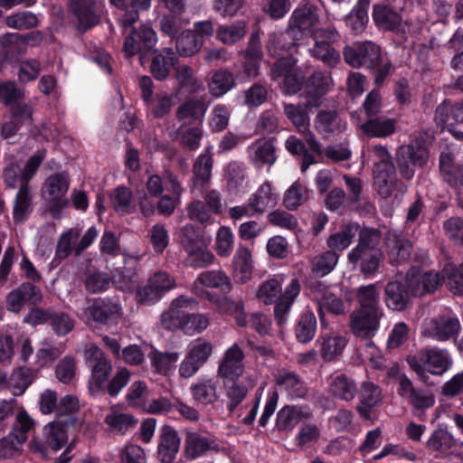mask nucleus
Here are the masks:
<instances>
[{
    "mask_svg": "<svg viewBox=\"0 0 463 463\" xmlns=\"http://www.w3.org/2000/svg\"><path fill=\"white\" fill-rule=\"evenodd\" d=\"M373 19L376 25L383 30H394L400 25L402 21L397 13L381 5H374Z\"/></svg>",
    "mask_w": 463,
    "mask_h": 463,
    "instance_id": "nucleus-58",
    "label": "nucleus"
},
{
    "mask_svg": "<svg viewBox=\"0 0 463 463\" xmlns=\"http://www.w3.org/2000/svg\"><path fill=\"white\" fill-rule=\"evenodd\" d=\"M85 314L96 323L111 326L118 324L121 319L122 308L117 301L99 298L86 308Z\"/></svg>",
    "mask_w": 463,
    "mask_h": 463,
    "instance_id": "nucleus-12",
    "label": "nucleus"
},
{
    "mask_svg": "<svg viewBox=\"0 0 463 463\" xmlns=\"http://www.w3.org/2000/svg\"><path fill=\"white\" fill-rule=\"evenodd\" d=\"M317 12V7L308 3L295 9L289 18L288 34L298 40L299 36L310 33L315 43L309 49L311 56L329 67H335L340 61V54L332 44L339 35L335 29L315 28L318 23Z\"/></svg>",
    "mask_w": 463,
    "mask_h": 463,
    "instance_id": "nucleus-1",
    "label": "nucleus"
},
{
    "mask_svg": "<svg viewBox=\"0 0 463 463\" xmlns=\"http://www.w3.org/2000/svg\"><path fill=\"white\" fill-rule=\"evenodd\" d=\"M234 85L233 74L226 69H220L213 72L208 83V88L213 96L220 98L231 90Z\"/></svg>",
    "mask_w": 463,
    "mask_h": 463,
    "instance_id": "nucleus-50",
    "label": "nucleus"
},
{
    "mask_svg": "<svg viewBox=\"0 0 463 463\" xmlns=\"http://www.w3.org/2000/svg\"><path fill=\"white\" fill-rule=\"evenodd\" d=\"M346 344V338L336 332L322 334L316 341L318 354L325 361H332L341 355Z\"/></svg>",
    "mask_w": 463,
    "mask_h": 463,
    "instance_id": "nucleus-24",
    "label": "nucleus"
},
{
    "mask_svg": "<svg viewBox=\"0 0 463 463\" xmlns=\"http://www.w3.org/2000/svg\"><path fill=\"white\" fill-rule=\"evenodd\" d=\"M307 406H285L277 414L276 424L280 430H292L300 421L311 417Z\"/></svg>",
    "mask_w": 463,
    "mask_h": 463,
    "instance_id": "nucleus-29",
    "label": "nucleus"
},
{
    "mask_svg": "<svg viewBox=\"0 0 463 463\" xmlns=\"http://www.w3.org/2000/svg\"><path fill=\"white\" fill-rule=\"evenodd\" d=\"M338 258L334 250H327L316 256L312 262V271L320 277L329 274L335 268Z\"/></svg>",
    "mask_w": 463,
    "mask_h": 463,
    "instance_id": "nucleus-64",
    "label": "nucleus"
},
{
    "mask_svg": "<svg viewBox=\"0 0 463 463\" xmlns=\"http://www.w3.org/2000/svg\"><path fill=\"white\" fill-rule=\"evenodd\" d=\"M329 88V80L321 72H315L307 80L305 88L306 109L317 107L321 98L326 93Z\"/></svg>",
    "mask_w": 463,
    "mask_h": 463,
    "instance_id": "nucleus-36",
    "label": "nucleus"
},
{
    "mask_svg": "<svg viewBox=\"0 0 463 463\" xmlns=\"http://www.w3.org/2000/svg\"><path fill=\"white\" fill-rule=\"evenodd\" d=\"M33 194L29 184H22L14 203L13 215L16 222H23L33 211Z\"/></svg>",
    "mask_w": 463,
    "mask_h": 463,
    "instance_id": "nucleus-44",
    "label": "nucleus"
},
{
    "mask_svg": "<svg viewBox=\"0 0 463 463\" xmlns=\"http://www.w3.org/2000/svg\"><path fill=\"white\" fill-rule=\"evenodd\" d=\"M104 422L109 432L125 435L135 428L137 420L122 407L112 406L106 413Z\"/></svg>",
    "mask_w": 463,
    "mask_h": 463,
    "instance_id": "nucleus-23",
    "label": "nucleus"
},
{
    "mask_svg": "<svg viewBox=\"0 0 463 463\" xmlns=\"http://www.w3.org/2000/svg\"><path fill=\"white\" fill-rule=\"evenodd\" d=\"M330 392L344 401H352L356 394V385L354 382L345 374L333 376L329 382Z\"/></svg>",
    "mask_w": 463,
    "mask_h": 463,
    "instance_id": "nucleus-51",
    "label": "nucleus"
},
{
    "mask_svg": "<svg viewBox=\"0 0 463 463\" xmlns=\"http://www.w3.org/2000/svg\"><path fill=\"white\" fill-rule=\"evenodd\" d=\"M176 55L173 49L165 48L159 52L151 63V72L156 80L165 79L170 69L175 66Z\"/></svg>",
    "mask_w": 463,
    "mask_h": 463,
    "instance_id": "nucleus-48",
    "label": "nucleus"
},
{
    "mask_svg": "<svg viewBox=\"0 0 463 463\" xmlns=\"http://www.w3.org/2000/svg\"><path fill=\"white\" fill-rule=\"evenodd\" d=\"M413 296L408 287L399 281H392L385 288V302L389 308L401 311L405 309L410 301V297Z\"/></svg>",
    "mask_w": 463,
    "mask_h": 463,
    "instance_id": "nucleus-34",
    "label": "nucleus"
},
{
    "mask_svg": "<svg viewBox=\"0 0 463 463\" xmlns=\"http://www.w3.org/2000/svg\"><path fill=\"white\" fill-rule=\"evenodd\" d=\"M429 140L426 134L419 133L408 146H402L397 156L408 158L413 165L424 166L430 158Z\"/></svg>",
    "mask_w": 463,
    "mask_h": 463,
    "instance_id": "nucleus-18",
    "label": "nucleus"
},
{
    "mask_svg": "<svg viewBox=\"0 0 463 463\" xmlns=\"http://www.w3.org/2000/svg\"><path fill=\"white\" fill-rule=\"evenodd\" d=\"M373 175L374 187L382 197H390L396 189L401 194L405 193L406 187L397 181L395 167L373 170Z\"/></svg>",
    "mask_w": 463,
    "mask_h": 463,
    "instance_id": "nucleus-27",
    "label": "nucleus"
},
{
    "mask_svg": "<svg viewBox=\"0 0 463 463\" xmlns=\"http://www.w3.org/2000/svg\"><path fill=\"white\" fill-rule=\"evenodd\" d=\"M110 5L124 11L119 19L122 27L131 26L139 18V11L147 10L151 5V0H109Z\"/></svg>",
    "mask_w": 463,
    "mask_h": 463,
    "instance_id": "nucleus-31",
    "label": "nucleus"
},
{
    "mask_svg": "<svg viewBox=\"0 0 463 463\" xmlns=\"http://www.w3.org/2000/svg\"><path fill=\"white\" fill-rule=\"evenodd\" d=\"M361 159L363 165L373 163V170H383L394 167L388 149L382 145L364 146L362 150Z\"/></svg>",
    "mask_w": 463,
    "mask_h": 463,
    "instance_id": "nucleus-35",
    "label": "nucleus"
},
{
    "mask_svg": "<svg viewBox=\"0 0 463 463\" xmlns=\"http://www.w3.org/2000/svg\"><path fill=\"white\" fill-rule=\"evenodd\" d=\"M368 6L369 2L367 0H361L345 16L346 24L357 33L364 30L368 22Z\"/></svg>",
    "mask_w": 463,
    "mask_h": 463,
    "instance_id": "nucleus-60",
    "label": "nucleus"
},
{
    "mask_svg": "<svg viewBox=\"0 0 463 463\" xmlns=\"http://www.w3.org/2000/svg\"><path fill=\"white\" fill-rule=\"evenodd\" d=\"M247 34V22L237 20L228 24H221L216 30V39L225 45H233L244 39Z\"/></svg>",
    "mask_w": 463,
    "mask_h": 463,
    "instance_id": "nucleus-39",
    "label": "nucleus"
},
{
    "mask_svg": "<svg viewBox=\"0 0 463 463\" xmlns=\"http://www.w3.org/2000/svg\"><path fill=\"white\" fill-rule=\"evenodd\" d=\"M208 288H217L223 292H229L232 284L229 277L220 270H207L200 273L192 286V291L209 301H214L216 296L208 291Z\"/></svg>",
    "mask_w": 463,
    "mask_h": 463,
    "instance_id": "nucleus-9",
    "label": "nucleus"
},
{
    "mask_svg": "<svg viewBox=\"0 0 463 463\" xmlns=\"http://www.w3.org/2000/svg\"><path fill=\"white\" fill-rule=\"evenodd\" d=\"M42 299L40 289L31 283H23L13 289L6 298L7 309L11 312H20L26 305L36 304Z\"/></svg>",
    "mask_w": 463,
    "mask_h": 463,
    "instance_id": "nucleus-17",
    "label": "nucleus"
},
{
    "mask_svg": "<svg viewBox=\"0 0 463 463\" xmlns=\"http://www.w3.org/2000/svg\"><path fill=\"white\" fill-rule=\"evenodd\" d=\"M214 440L195 431H187L184 439V455L189 461L205 456L208 452L217 450Z\"/></svg>",
    "mask_w": 463,
    "mask_h": 463,
    "instance_id": "nucleus-20",
    "label": "nucleus"
},
{
    "mask_svg": "<svg viewBox=\"0 0 463 463\" xmlns=\"http://www.w3.org/2000/svg\"><path fill=\"white\" fill-rule=\"evenodd\" d=\"M157 43V34L156 31L149 25L142 24L138 30L126 37L123 45V52L126 57H132L135 54L143 52V50H150Z\"/></svg>",
    "mask_w": 463,
    "mask_h": 463,
    "instance_id": "nucleus-13",
    "label": "nucleus"
},
{
    "mask_svg": "<svg viewBox=\"0 0 463 463\" xmlns=\"http://www.w3.org/2000/svg\"><path fill=\"white\" fill-rule=\"evenodd\" d=\"M357 223H346L341 231L331 234L326 241V244L331 250L343 251L352 243L353 239L355 237L359 231Z\"/></svg>",
    "mask_w": 463,
    "mask_h": 463,
    "instance_id": "nucleus-49",
    "label": "nucleus"
},
{
    "mask_svg": "<svg viewBox=\"0 0 463 463\" xmlns=\"http://www.w3.org/2000/svg\"><path fill=\"white\" fill-rule=\"evenodd\" d=\"M180 438L177 431L168 425L160 429L157 444V456L163 463H172L180 449Z\"/></svg>",
    "mask_w": 463,
    "mask_h": 463,
    "instance_id": "nucleus-21",
    "label": "nucleus"
},
{
    "mask_svg": "<svg viewBox=\"0 0 463 463\" xmlns=\"http://www.w3.org/2000/svg\"><path fill=\"white\" fill-rule=\"evenodd\" d=\"M211 239L199 244L195 247H192L187 250L186 258L184 260L185 265L195 269H201L212 265L215 260L214 254L207 248Z\"/></svg>",
    "mask_w": 463,
    "mask_h": 463,
    "instance_id": "nucleus-46",
    "label": "nucleus"
},
{
    "mask_svg": "<svg viewBox=\"0 0 463 463\" xmlns=\"http://www.w3.org/2000/svg\"><path fill=\"white\" fill-rule=\"evenodd\" d=\"M232 266L235 282L244 284L249 281L252 275L251 250L240 244L233 255Z\"/></svg>",
    "mask_w": 463,
    "mask_h": 463,
    "instance_id": "nucleus-25",
    "label": "nucleus"
},
{
    "mask_svg": "<svg viewBox=\"0 0 463 463\" xmlns=\"http://www.w3.org/2000/svg\"><path fill=\"white\" fill-rule=\"evenodd\" d=\"M344 56L345 61L352 67L373 68L381 59V49L372 42H364L346 47Z\"/></svg>",
    "mask_w": 463,
    "mask_h": 463,
    "instance_id": "nucleus-10",
    "label": "nucleus"
},
{
    "mask_svg": "<svg viewBox=\"0 0 463 463\" xmlns=\"http://www.w3.org/2000/svg\"><path fill=\"white\" fill-rule=\"evenodd\" d=\"M359 128L370 137L383 138L395 132L396 120L390 118L376 117L360 124Z\"/></svg>",
    "mask_w": 463,
    "mask_h": 463,
    "instance_id": "nucleus-37",
    "label": "nucleus"
},
{
    "mask_svg": "<svg viewBox=\"0 0 463 463\" xmlns=\"http://www.w3.org/2000/svg\"><path fill=\"white\" fill-rule=\"evenodd\" d=\"M462 330L458 316L451 309H444L423 320L420 335L430 340L445 343L456 340Z\"/></svg>",
    "mask_w": 463,
    "mask_h": 463,
    "instance_id": "nucleus-5",
    "label": "nucleus"
},
{
    "mask_svg": "<svg viewBox=\"0 0 463 463\" xmlns=\"http://www.w3.org/2000/svg\"><path fill=\"white\" fill-rule=\"evenodd\" d=\"M213 168V157L209 151L200 155L194 165V180L192 191L196 188L197 184L203 185L211 178Z\"/></svg>",
    "mask_w": 463,
    "mask_h": 463,
    "instance_id": "nucleus-55",
    "label": "nucleus"
},
{
    "mask_svg": "<svg viewBox=\"0 0 463 463\" xmlns=\"http://www.w3.org/2000/svg\"><path fill=\"white\" fill-rule=\"evenodd\" d=\"M457 445L458 440L454 435L444 429H438L434 430L426 443V446L430 450L439 456L447 455L449 450Z\"/></svg>",
    "mask_w": 463,
    "mask_h": 463,
    "instance_id": "nucleus-45",
    "label": "nucleus"
},
{
    "mask_svg": "<svg viewBox=\"0 0 463 463\" xmlns=\"http://www.w3.org/2000/svg\"><path fill=\"white\" fill-rule=\"evenodd\" d=\"M357 300L360 304L359 309L367 311H381L379 307L380 292L375 285L370 284L360 287L357 289Z\"/></svg>",
    "mask_w": 463,
    "mask_h": 463,
    "instance_id": "nucleus-61",
    "label": "nucleus"
},
{
    "mask_svg": "<svg viewBox=\"0 0 463 463\" xmlns=\"http://www.w3.org/2000/svg\"><path fill=\"white\" fill-rule=\"evenodd\" d=\"M381 233L374 229H364L360 232L358 244L348 252L350 262L360 263L362 273L371 277L379 269L383 255L379 248Z\"/></svg>",
    "mask_w": 463,
    "mask_h": 463,
    "instance_id": "nucleus-4",
    "label": "nucleus"
},
{
    "mask_svg": "<svg viewBox=\"0 0 463 463\" xmlns=\"http://www.w3.org/2000/svg\"><path fill=\"white\" fill-rule=\"evenodd\" d=\"M196 305L197 301L193 298L181 296L175 298L168 310L162 314V326L171 331L181 330L188 335L202 333L210 324L209 317L201 313L189 314L186 310L196 307Z\"/></svg>",
    "mask_w": 463,
    "mask_h": 463,
    "instance_id": "nucleus-2",
    "label": "nucleus"
},
{
    "mask_svg": "<svg viewBox=\"0 0 463 463\" xmlns=\"http://www.w3.org/2000/svg\"><path fill=\"white\" fill-rule=\"evenodd\" d=\"M243 359V351L234 343L223 354L217 370L218 376L221 379L241 378L244 373Z\"/></svg>",
    "mask_w": 463,
    "mask_h": 463,
    "instance_id": "nucleus-16",
    "label": "nucleus"
},
{
    "mask_svg": "<svg viewBox=\"0 0 463 463\" xmlns=\"http://www.w3.org/2000/svg\"><path fill=\"white\" fill-rule=\"evenodd\" d=\"M249 200L258 213H263L268 209L276 206L279 200V194L270 181L263 182L250 195Z\"/></svg>",
    "mask_w": 463,
    "mask_h": 463,
    "instance_id": "nucleus-33",
    "label": "nucleus"
},
{
    "mask_svg": "<svg viewBox=\"0 0 463 463\" xmlns=\"http://www.w3.org/2000/svg\"><path fill=\"white\" fill-rule=\"evenodd\" d=\"M300 283L297 278L290 279L289 284L286 287L284 293L280 296L279 300L276 302L274 307L275 318L278 324L282 325L287 320V316L290 311V308L299 295Z\"/></svg>",
    "mask_w": 463,
    "mask_h": 463,
    "instance_id": "nucleus-32",
    "label": "nucleus"
},
{
    "mask_svg": "<svg viewBox=\"0 0 463 463\" xmlns=\"http://www.w3.org/2000/svg\"><path fill=\"white\" fill-rule=\"evenodd\" d=\"M381 311L357 309L351 315L350 326L353 333L362 338L373 337L379 329Z\"/></svg>",
    "mask_w": 463,
    "mask_h": 463,
    "instance_id": "nucleus-14",
    "label": "nucleus"
},
{
    "mask_svg": "<svg viewBox=\"0 0 463 463\" xmlns=\"http://www.w3.org/2000/svg\"><path fill=\"white\" fill-rule=\"evenodd\" d=\"M111 371L112 365L109 360H101L99 364L92 365L89 381V389L92 394H96L103 389Z\"/></svg>",
    "mask_w": 463,
    "mask_h": 463,
    "instance_id": "nucleus-54",
    "label": "nucleus"
},
{
    "mask_svg": "<svg viewBox=\"0 0 463 463\" xmlns=\"http://www.w3.org/2000/svg\"><path fill=\"white\" fill-rule=\"evenodd\" d=\"M249 162L258 170L268 166V172L277 161L274 138H260L248 146L246 149Z\"/></svg>",
    "mask_w": 463,
    "mask_h": 463,
    "instance_id": "nucleus-11",
    "label": "nucleus"
},
{
    "mask_svg": "<svg viewBox=\"0 0 463 463\" xmlns=\"http://www.w3.org/2000/svg\"><path fill=\"white\" fill-rule=\"evenodd\" d=\"M217 307V309L225 315L232 316L235 321L240 326H247V317L244 312V304L241 299H232L228 297L222 298H215L214 301H212Z\"/></svg>",
    "mask_w": 463,
    "mask_h": 463,
    "instance_id": "nucleus-47",
    "label": "nucleus"
},
{
    "mask_svg": "<svg viewBox=\"0 0 463 463\" xmlns=\"http://www.w3.org/2000/svg\"><path fill=\"white\" fill-rule=\"evenodd\" d=\"M206 108L198 99H189L181 105L176 111L177 119L184 125L191 124L197 120L201 121L204 117Z\"/></svg>",
    "mask_w": 463,
    "mask_h": 463,
    "instance_id": "nucleus-52",
    "label": "nucleus"
},
{
    "mask_svg": "<svg viewBox=\"0 0 463 463\" xmlns=\"http://www.w3.org/2000/svg\"><path fill=\"white\" fill-rule=\"evenodd\" d=\"M383 399L381 388L372 382H364L360 387L357 411L365 420L371 418V411Z\"/></svg>",
    "mask_w": 463,
    "mask_h": 463,
    "instance_id": "nucleus-26",
    "label": "nucleus"
},
{
    "mask_svg": "<svg viewBox=\"0 0 463 463\" xmlns=\"http://www.w3.org/2000/svg\"><path fill=\"white\" fill-rule=\"evenodd\" d=\"M218 382L214 379H201L191 386V392L197 403L209 405L218 401Z\"/></svg>",
    "mask_w": 463,
    "mask_h": 463,
    "instance_id": "nucleus-38",
    "label": "nucleus"
},
{
    "mask_svg": "<svg viewBox=\"0 0 463 463\" xmlns=\"http://www.w3.org/2000/svg\"><path fill=\"white\" fill-rule=\"evenodd\" d=\"M386 249L389 261L396 265L410 257L411 243L402 235L394 232H389L386 237Z\"/></svg>",
    "mask_w": 463,
    "mask_h": 463,
    "instance_id": "nucleus-30",
    "label": "nucleus"
},
{
    "mask_svg": "<svg viewBox=\"0 0 463 463\" xmlns=\"http://www.w3.org/2000/svg\"><path fill=\"white\" fill-rule=\"evenodd\" d=\"M112 207L121 214L130 213L134 210L133 195L129 188L118 186L109 195Z\"/></svg>",
    "mask_w": 463,
    "mask_h": 463,
    "instance_id": "nucleus-57",
    "label": "nucleus"
},
{
    "mask_svg": "<svg viewBox=\"0 0 463 463\" xmlns=\"http://www.w3.org/2000/svg\"><path fill=\"white\" fill-rule=\"evenodd\" d=\"M213 353L212 345L204 339L194 340L187 354L179 365V374L183 378L194 376L199 369L208 361Z\"/></svg>",
    "mask_w": 463,
    "mask_h": 463,
    "instance_id": "nucleus-7",
    "label": "nucleus"
},
{
    "mask_svg": "<svg viewBox=\"0 0 463 463\" xmlns=\"http://www.w3.org/2000/svg\"><path fill=\"white\" fill-rule=\"evenodd\" d=\"M70 184L71 179L67 172L53 173L43 183L41 196L55 219L61 218L62 210L69 205L66 194Z\"/></svg>",
    "mask_w": 463,
    "mask_h": 463,
    "instance_id": "nucleus-6",
    "label": "nucleus"
},
{
    "mask_svg": "<svg viewBox=\"0 0 463 463\" xmlns=\"http://www.w3.org/2000/svg\"><path fill=\"white\" fill-rule=\"evenodd\" d=\"M175 78L180 90L189 93H197L204 89L203 83L194 73V69L186 64H176L174 67Z\"/></svg>",
    "mask_w": 463,
    "mask_h": 463,
    "instance_id": "nucleus-43",
    "label": "nucleus"
},
{
    "mask_svg": "<svg viewBox=\"0 0 463 463\" xmlns=\"http://www.w3.org/2000/svg\"><path fill=\"white\" fill-rule=\"evenodd\" d=\"M275 383L280 390L287 392L292 398H301L307 392L305 384L292 372L286 370L279 371L275 375Z\"/></svg>",
    "mask_w": 463,
    "mask_h": 463,
    "instance_id": "nucleus-42",
    "label": "nucleus"
},
{
    "mask_svg": "<svg viewBox=\"0 0 463 463\" xmlns=\"http://www.w3.org/2000/svg\"><path fill=\"white\" fill-rule=\"evenodd\" d=\"M98 0H71V11L78 22V28L86 31L99 23Z\"/></svg>",
    "mask_w": 463,
    "mask_h": 463,
    "instance_id": "nucleus-22",
    "label": "nucleus"
},
{
    "mask_svg": "<svg viewBox=\"0 0 463 463\" xmlns=\"http://www.w3.org/2000/svg\"><path fill=\"white\" fill-rule=\"evenodd\" d=\"M203 45V40L198 38L192 30L183 31L176 38L175 49L180 56L191 57Z\"/></svg>",
    "mask_w": 463,
    "mask_h": 463,
    "instance_id": "nucleus-53",
    "label": "nucleus"
},
{
    "mask_svg": "<svg viewBox=\"0 0 463 463\" xmlns=\"http://www.w3.org/2000/svg\"><path fill=\"white\" fill-rule=\"evenodd\" d=\"M63 352L64 345H52L44 341L36 352V365L39 368L50 366Z\"/></svg>",
    "mask_w": 463,
    "mask_h": 463,
    "instance_id": "nucleus-62",
    "label": "nucleus"
},
{
    "mask_svg": "<svg viewBox=\"0 0 463 463\" xmlns=\"http://www.w3.org/2000/svg\"><path fill=\"white\" fill-rule=\"evenodd\" d=\"M447 280L445 274L440 276L436 272H420L412 270L407 275L408 287L413 296H422L435 290L442 280Z\"/></svg>",
    "mask_w": 463,
    "mask_h": 463,
    "instance_id": "nucleus-19",
    "label": "nucleus"
},
{
    "mask_svg": "<svg viewBox=\"0 0 463 463\" xmlns=\"http://www.w3.org/2000/svg\"><path fill=\"white\" fill-rule=\"evenodd\" d=\"M435 120L441 127L452 125V121L463 123V100L454 104L444 100L436 109Z\"/></svg>",
    "mask_w": 463,
    "mask_h": 463,
    "instance_id": "nucleus-41",
    "label": "nucleus"
},
{
    "mask_svg": "<svg viewBox=\"0 0 463 463\" xmlns=\"http://www.w3.org/2000/svg\"><path fill=\"white\" fill-rule=\"evenodd\" d=\"M225 393L230 400L228 408L233 411L246 397L249 389L242 384L240 378L222 379Z\"/></svg>",
    "mask_w": 463,
    "mask_h": 463,
    "instance_id": "nucleus-56",
    "label": "nucleus"
},
{
    "mask_svg": "<svg viewBox=\"0 0 463 463\" xmlns=\"http://www.w3.org/2000/svg\"><path fill=\"white\" fill-rule=\"evenodd\" d=\"M312 294L318 307V314L321 318L326 312L340 315L345 311V304L333 291V288L323 283H317L313 287Z\"/></svg>",
    "mask_w": 463,
    "mask_h": 463,
    "instance_id": "nucleus-15",
    "label": "nucleus"
},
{
    "mask_svg": "<svg viewBox=\"0 0 463 463\" xmlns=\"http://www.w3.org/2000/svg\"><path fill=\"white\" fill-rule=\"evenodd\" d=\"M27 440L24 434L11 432L6 437L0 439V458H10L18 454L23 444Z\"/></svg>",
    "mask_w": 463,
    "mask_h": 463,
    "instance_id": "nucleus-63",
    "label": "nucleus"
},
{
    "mask_svg": "<svg viewBox=\"0 0 463 463\" xmlns=\"http://www.w3.org/2000/svg\"><path fill=\"white\" fill-rule=\"evenodd\" d=\"M317 130L325 137L341 133L346 128L344 121L335 112L320 111L316 119Z\"/></svg>",
    "mask_w": 463,
    "mask_h": 463,
    "instance_id": "nucleus-40",
    "label": "nucleus"
},
{
    "mask_svg": "<svg viewBox=\"0 0 463 463\" xmlns=\"http://www.w3.org/2000/svg\"><path fill=\"white\" fill-rule=\"evenodd\" d=\"M43 434L44 442L39 439H33L30 443V449L43 457L47 456V448L57 451L61 449L68 441L66 424L61 421H52L43 427Z\"/></svg>",
    "mask_w": 463,
    "mask_h": 463,
    "instance_id": "nucleus-8",
    "label": "nucleus"
},
{
    "mask_svg": "<svg viewBox=\"0 0 463 463\" xmlns=\"http://www.w3.org/2000/svg\"><path fill=\"white\" fill-rule=\"evenodd\" d=\"M407 363L419 378L426 382L430 374L441 376L449 372L453 366V358L446 348L429 346L408 355Z\"/></svg>",
    "mask_w": 463,
    "mask_h": 463,
    "instance_id": "nucleus-3",
    "label": "nucleus"
},
{
    "mask_svg": "<svg viewBox=\"0 0 463 463\" xmlns=\"http://www.w3.org/2000/svg\"><path fill=\"white\" fill-rule=\"evenodd\" d=\"M317 332V318L313 312L307 311L301 317L297 324L295 334L300 343L310 342Z\"/></svg>",
    "mask_w": 463,
    "mask_h": 463,
    "instance_id": "nucleus-59",
    "label": "nucleus"
},
{
    "mask_svg": "<svg viewBox=\"0 0 463 463\" xmlns=\"http://www.w3.org/2000/svg\"><path fill=\"white\" fill-rule=\"evenodd\" d=\"M165 189L172 193L173 196L164 195L157 203V210L161 214L171 215L175 207L180 203L183 188L180 182L171 173L165 174Z\"/></svg>",
    "mask_w": 463,
    "mask_h": 463,
    "instance_id": "nucleus-28",
    "label": "nucleus"
}]
</instances>
